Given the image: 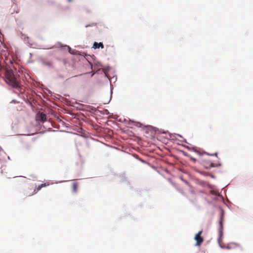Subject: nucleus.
I'll return each instance as SVG.
<instances>
[{
    "label": "nucleus",
    "instance_id": "f257e3e1",
    "mask_svg": "<svg viewBox=\"0 0 253 253\" xmlns=\"http://www.w3.org/2000/svg\"><path fill=\"white\" fill-rule=\"evenodd\" d=\"M0 69H3L5 72L6 83L15 88H20V81L14 75L11 70L4 67L0 60Z\"/></svg>",
    "mask_w": 253,
    "mask_h": 253
},
{
    "label": "nucleus",
    "instance_id": "f03ea898",
    "mask_svg": "<svg viewBox=\"0 0 253 253\" xmlns=\"http://www.w3.org/2000/svg\"><path fill=\"white\" fill-rule=\"evenodd\" d=\"M49 185V182H46L44 183H42L40 185L38 186L37 188L36 187H32L30 188V190L32 191H27L26 193V196H31L36 193H37L39 191H40L42 188L46 187Z\"/></svg>",
    "mask_w": 253,
    "mask_h": 253
},
{
    "label": "nucleus",
    "instance_id": "7ed1b4c3",
    "mask_svg": "<svg viewBox=\"0 0 253 253\" xmlns=\"http://www.w3.org/2000/svg\"><path fill=\"white\" fill-rule=\"evenodd\" d=\"M223 213L221 214L220 220L219 221V223L220 225V229H219V237L218 239V243L220 244V241H221L222 237L223 235Z\"/></svg>",
    "mask_w": 253,
    "mask_h": 253
},
{
    "label": "nucleus",
    "instance_id": "20e7f679",
    "mask_svg": "<svg viewBox=\"0 0 253 253\" xmlns=\"http://www.w3.org/2000/svg\"><path fill=\"white\" fill-rule=\"evenodd\" d=\"M203 232V230L200 231L195 236V240L196 241V246H200L203 242L204 239L201 237V234Z\"/></svg>",
    "mask_w": 253,
    "mask_h": 253
},
{
    "label": "nucleus",
    "instance_id": "39448f33",
    "mask_svg": "<svg viewBox=\"0 0 253 253\" xmlns=\"http://www.w3.org/2000/svg\"><path fill=\"white\" fill-rule=\"evenodd\" d=\"M237 248H241L239 244H236V243H230L228 244L227 247H226L227 249H236Z\"/></svg>",
    "mask_w": 253,
    "mask_h": 253
},
{
    "label": "nucleus",
    "instance_id": "423d86ee",
    "mask_svg": "<svg viewBox=\"0 0 253 253\" xmlns=\"http://www.w3.org/2000/svg\"><path fill=\"white\" fill-rule=\"evenodd\" d=\"M205 167L206 169H210L211 168L215 167L214 164L211 162H207L205 163Z\"/></svg>",
    "mask_w": 253,
    "mask_h": 253
},
{
    "label": "nucleus",
    "instance_id": "0eeeda50",
    "mask_svg": "<svg viewBox=\"0 0 253 253\" xmlns=\"http://www.w3.org/2000/svg\"><path fill=\"white\" fill-rule=\"evenodd\" d=\"M93 47H94V48H98L99 47H101V48H103L104 45L102 42L98 43V42H95L93 44Z\"/></svg>",
    "mask_w": 253,
    "mask_h": 253
},
{
    "label": "nucleus",
    "instance_id": "6e6552de",
    "mask_svg": "<svg viewBox=\"0 0 253 253\" xmlns=\"http://www.w3.org/2000/svg\"><path fill=\"white\" fill-rule=\"evenodd\" d=\"M39 120L43 122L46 121V115L45 114L42 113L40 115Z\"/></svg>",
    "mask_w": 253,
    "mask_h": 253
},
{
    "label": "nucleus",
    "instance_id": "1a4fd4ad",
    "mask_svg": "<svg viewBox=\"0 0 253 253\" xmlns=\"http://www.w3.org/2000/svg\"><path fill=\"white\" fill-rule=\"evenodd\" d=\"M72 190L73 192L76 193L78 189V184L77 183H73L72 185Z\"/></svg>",
    "mask_w": 253,
    "mask_h": 253
},
{
    "label": "nucleus",
    "instance_id": "9d476101",
    "mask_svg": "<svg viewBox=\"0 0 253 253\" xmlns=\"http://www.w3.org/2000/svg\"><path fill=\"white\" fill-rule=\"evenodd\" d=\"M96 24L95 23H92L89 25H85V27H88L89 26H95Z\"/></svg>",
    "mask_w": 253,
    "mask_h": 253
},
{
    "label": "nucleus",
    "instance_id": "9b49d317",
    "mask_svg": "<svg viewBox=\"0 0 253 253\" xmlns=\"http://www.w3.org/2000/svg\"><path fill=\"white\" fill-rule=\"evenodd\" d=\"M211 156H215L216 157H217V153H214L213 154H211Z\"/></svg>",
    "mask_w": 253,
    "mask_h": 253
},
{
    "label": "nucleus",
    "instance_id": "f8f14e48",
    "mask_svg": "<svg viewBox=\"0 0 253 253\" xmlns=\"http://www.w3.org/2000/svg\"><path fill=\"white\" fill-rule=\"evenodd\" d=\"M68 1L69 2H71V1H72V0H68Z\"/></svg>",
    "mask_w": 253,
    "mask_h": 253
}]
</instances>
